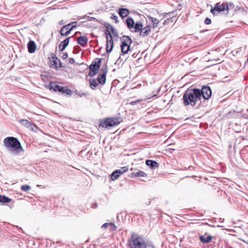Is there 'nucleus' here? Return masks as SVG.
<instances>
[{"label":"nucleus","mask_w":248,"mask_h":248,"mask_svg":"<svg viewBox=\"0 0 248 248\" xmlns=\"http://www.w3.org/2000/svg\"><path fill=\"white\" fill-rule=\"evenodd\" d=\"M146 165L150 166L152 169H155L158 166V163L155 160H147L146 161Z\"/></svg>","instance_id":"aec40b11"},{"label":"nucleus","mask_w":248,"mask_h":248,"mask_svg":"<svg viewBox=\"0 0 248 248\" xmlns=\"http://www.w3.org/2000/svg\"><path fill=\"white\" fill-rule=\"evenodd\" d=\"M49 89L54 92H59L62 93H65L68 95H71V91L67 87H62L58 85L56 82H51L48 85Z\"/></svg>","instance_id":"423d86ee"},{"label":"nucleus","mask_w":248,"mask_h":248,"mask_svg":"<svg viewBox=\"0 0 248 248\" xmlns=\"http://www.w3.org/2000/svg\"><path fill=\"white\" fill-rule=\"evenodd\" d=\"M74 29V27H70V24L63 26L60 31V34L62 36H68Z\"/></svg>","instance_id":"ddd939ff"},{"label":"nucleus","mask_w":248,"mask_h":248,"mask_svg":"<svg viewBox=\"0 0 248 248\" xmlns=\"http://www.w3.org/2000/svg\"><path fill=\"white\" fill-rule=\"evenodd\" d=\"M172 14H173V12H169V13H164L163 14L164 16V17H166L168 16H171Z\"/></svg>","instance_id":"58836bf2"},{"label":"nucleus","mask_w":248,"mask_h":248,"mask_svg":"<svg viewBox=\"0 0 248 248\" xmlns=\"http://www.w3.org/2000/svg\"><path fill=\"white\" fill-rule=\"evenodd\" d=\"M204 23L207 25H209L211 23V20L208 17H206L204 20Z\"/></svg>","instance_id":"e433bc0d"},{"label":"nucleus","mask_w":248,"mask_h":248,"mask_svg":"<svg viewBox=\"0 0 248 248\" xmlns=\"http://www.w3.org/2000/svg\"><path fill=\"white\" fill-rule=\"evenodd\" d=\"M118 118H108L106 119L104 121L100 122V125L102 127L108 128L116 126L120 124Z\"/></svg>","instance_id":"6e6552de"},{"label":"nucleus","mask_w":248,"mask_h":248,"mask_svg":"<svg viewBox=\"0 0 248 248\" xmlns=\"http://www.w3.org/2000/svg\"><path fill=\"white\" fill-rule=\"evenodd\" d=\"M147 17L149 21L152 23L153 28H155L158 26L159 21L157 19L152 17L151 16H148Z\"/></svg>","instance_id":"412c9836"},{"label":"nucleus","mask_w":248,"mask_h":248,"mask_svg":"<svg viewBox=\"0 0 248 248\" xmlns=\"http://www.w3.org/2000/svg\"><path fill=\"white\" fill-rule=\"evenodd\" d=\"M121 51L123 55L127 54L130 50V46L132 43V39L128 36L124 35L121 38Z\"/></svg>","instance_id":"39448f33"},{"label":"nucleus","mask_w":248,"mask_h":248,"mask_svg":"<svg viewBox=\"0 0 248 248\" xmlns=\"http://www.w3.org/2000/svg\"><path fill=\"white\" fill-rule=\"evenodd\" d=\"M69 62L70 64H73L75 62V60L72 58H69Z\"/></svg>","instance_id":"ea45409f"},{"label":"nucleus","mask_w":248,"mask_h":248,"mask_svg":"<svg viewBox=\"0 0 248 248\" xmlns=\"http://www.w3.org/2000/svg\"><path fill=\"white\" fill-rule=\"evenodd\" d=\"M166 21L165 20V22L163 23V24H165V23H166Z\"/></svg>","instance_id":"3c124183"},{"label":"nucleus","mask_w":248,"mask_h":248,"mask_svg":"<svg viewBox=\"0 0 248 248\" xmlns=\"http://www.w3.org/2000/svg\"><path fill=\"white\" fill-rule=\"evenodd\" d=\"M90 87L92 90H94L98 86V83L95 79H91L89 80Z\"/></svg>","instance_id":"b1692460"},{"label":"nucleus","mask_w":248,"mask_h":248,"mask_svg":"<svg viewBox=\"0 0 248 248\" xmlns=\"http://www.w3.org/2000/svg\"><path fill=\"white\" fill-rule=\"evenodd\" d=\"M235 11L238 10L241 11L243 14H246L248 13V11L244 9L243 7L236 6Z\"/></svg>","instance_id":"c756f323"},{"label":"nucleus","mask_w":248,"mask_h":248,"mask_svg":"<svg viewBox=\"0 0 248 248\" xmlns=\"http://www.w3.org/2000/svg\"><path fill=\"white\" fill-rule=\"evenodd\" d=\"M97 207V204L96 203H94L92 205V208H96Z\"/></svg>","instance_id":"de8ad7c7"},{"label":"nucleus","mask_w":248,"mask_h":248,"mask_svg":"<svg viewBox=\"0 0 248 248\" xmlns=\"http://www.w3.org/2000/svg\"><path fill=\"white\" fill-rule=\"evenodd\" d=\"M109 225L110 227L109 229L111 231H114L117 230V227L114 223H109Z\"/></svg>","instance_id":"f704fd0d"},{"label":"nucleus","mask_w":248,"mask_h":248,"mask_svg":"<svg viewBox=\"0 0 248 248\" xmlns=\"http://www.w3.org/2000/svg\"><path fill=\"white\" fill-rule=\"evenodd\" d=\"M97 79L99 84L104 85L106 81V75H105V74H98Z\"/></svg>","instance_id":"6ab92c4d"},{"label":"nucleus","mask_w":248,"mask_h":248,"mask_svg":"<svg viewBox=\"0 0 248 248\" xmlns=\"http://www.w3.org/2000/svg\"><path fill=\"white\" fill-rule=\"evenodd\" d=\"M101 59L99 58L95 59L89 66L90 70L89 76L92 77L96 75L98 72V70L100 67Z\"/></svg>","instance_id":"0eeeda50"},{"label":"nucleus","mask_w":248,"mask_h":248,"mask_svg":"<svg viewBox=\"0 0 248 248\" xmlns=\"http://www.w3.org/2000/svg\"><path fill=\"white\" fill-rule=\"evenodd\" d=\"M119 59H120V58H119V59L117 60V61H119Z\"/></svg>","instance_id":"5fc2aeb1"},{"label":"nucleus","mask_w":248,"mask_h":248,"mask_svg":"<svg viewBox=\"0 0 248 248\" xmlns=\"http://www.w3.org/2000/svg\"><path fill=\"white\" fill-rule=\"evenodd\" d=\"M128 244L130 248H146L145 240L142 237L135 233L131 234Z\"/></svg>","instance_id":"7ed1b4c3"},{"label":"nucleus","mask_w":248,"mask_h":248,"mask_svg":"<svg viewBox=\"0 0 248 248\" xmlns=\"http://www.w3.org/2000/svg\"><path fill=\"white\" fill-rule=\"evenodd\" d=\"M109 223H105L102 226V228H107L109 225Z\"/></svg>","instance_id":"79ce46f5"},{"label":"nucleus","mask_w":248,"mask_h":248,"mask_svg":"<svg viewBox=\"0 0 248 248\" xmlns=\"http://www.w3.org/2000/svg\"><path fill=\"white\" fill-rule=\"evenodd\" d=\"M20 123L22 125L26 126L27 128H31V129H32V126H33L32 124L30 122L28 121L27 120H24V119L20 120Z\"/></svg>","instance_id":"4be33fe9"},{"label":"nucleus","mask_w":248,"mask_h":248,"mask_svg":"<svg viewBox=\"0 0 248 248\" xmlns=\"http://www.w3.org/2000/svg\"><path fill=\"white\" fill-rule=\"evenodd\" d=\"M27 48L30 53H34L36 49V45L35 42L32 40H30L27 44Z\"/></svg>","instance_id":"2eb2a0df"},{"label":"nucleus","mask_w":248,"mask_h":248,"mask_svg":"<svg viewBox=\"0 0 248 248\" xmlns=\"http://www.w3.org/2000/svg\"><path fill=\"white\" fill-rule=\"evenodd\" d=\"M70 38V37L66 38L65 40L61 43L60 45H61V46H63V47H66L69 43Z\"/></svg>","instance_id":"c85d7f7f"},{"label":"nucleus","mask_w":248,"mask_h":248,"mask_svg":"<svg viewBox=\"0 0 248 248\" xmlns=\"http://www.w3.org/2000/svg\"><path fill=\"white\" fill-rule=\"evenodd\" d=\"M6 150L13 155H16L24 152V149L17 138L14 137L5 138L3 141Z\"/></svg>","instance_id":"f257e3e1"},{"label":"nucleus","mask_w":248,"mask_h":248,"mask_svg":"<svg viewBox=\"0 0 248 248\" xmlns=\"http://www.w3.org/2000/svg\"><path fill=\"white\" fill-rule=\"evenodd\" d=\"M101 70L103 71L102 74H105V75L107 76V73L108 72V67L106 63L103 66Z\"/></svg>","instance_id":"2f4dec72"},{"label":"nucleus","mask_w":248,"mask_h":248,"mask_svg":"<svg viewBox=\"0 0 248 248\" xmlns=\"http://www.w3.org/2000/svg\"><path fill=\"white\" fill-rule=\"evenodd\" d=\"M51 58L54 60H58V59L57 58L56 56L54 54H51Z\"/></svg>","instance_id":"a18cd8bd"},{"label":"nucleus","mask_w":248,"mask_h":248,"mask_svg":"<svg viewBox=\"0 0 248 248\" xmlns=\"http://www.w3.org/2000/svg\"><path fill=\"white\" fill-rule=\"evenodd\" d=\"M105 26H106V28H107V27H108V30L109 29H110L111 33H113L114 36H118V32H117V31L114 29V28L112 25H111L109 24H107L105 25Z\"/></svg>","instance_id":"a878e982"},{"label":"nucleus","mask_w":248,"mask_h":248,"mask_svg":"<svg viewBox=\"0 0 248 248\" xmlns=\"http://www.w3.org/2000/svg\"><path fill=\"white\" fill-rule=\"evenodd\" d=\"M31 189V186L28 185H22L21 186V189L24 191H27Z\"/></svg>","instance_id":"473e14b6"},{"label":"nucleus","mask_w":248,"mask_h":248,"mask_svg":"<svg viewBox=\"0 0 248 248\" xmlns=\"http://www.w3.org/2000/svg\"><path fill=\"white\" fill-rule=\"evenodd\" d=\"M105 34H106L107 39L106 52L109 53L112 51L113 47V42L112 35L109 31H108V27H107V30L105 31Z\"/></svg>","instance_id":"1a4fd4ad"},{"label":"nucleus","mask_w":248,"mask_h":248,"mask_svg":"<svg viewBox=\"0 0 248 248\" xmlns=\"http://www.w3.org/2000/svg\"><path fill=\"white\" fill-rule=\"evenodd\" d=\"M81 19H87L89 21L93 20V21H95L96 22L98 21V20L97 19H96L95 17H91V16H86V15L80 17V18H78V20Z\"/></svg>","instance_id":"cd10ccee"},{"label":"nucleus","mask_w":248,"mask_h":248,"mask_svg":"<svg viewBox=\"0 0 248 248\" xmlns=\"http://www.w3.org/2000/svg\"><path fill=\"white\" fill-rule=\"evenodd\" d=\"M59 47L60 50L61 51H63L64 50V49L66 48L65 47H63V46H62L61 45H60V44L59 46Z\"/></svg>","instance_id":"37998d69"},{"label":"nucleus","mask_w":248,"mask_h":248,"mask_svg":"<svg viewBox=\"0 0 248 248\" xmlns=\"http://www.w3.org/2000/svg\"><path fill=\"white\" fill-rule=\"evenodd\" d=\"M11 200V199L9 198L8 197L0 195V202L3 203H8L10 202Z\"/></svg>","instance_id":"393cba45"},{"label":"nucleus","mask_w":248,"mask_h":248,"mask_svg":"<svg viewBox=\"0 0 248 248\" xmlns=\"http://www.w3.org/2000/svg\"><path fill=\"white\" fill-rule=\"evenodd\" d=\"M226 11L225 3L217 2L213 8H212L210 12L214 15L217 16L220 12Z\"/></svg>","instance_id":"9d476101"},{"label":"nucleus","mask_w":248,"mask_h":248,"mask_svg":"<svg viewBox=\"0 0 248 248\" xmlns=\"http://www.w3.org/2000/svg\"><path fill=\"white\" fill-rule=\"evenodd\" d=\"M151 31V26L147 25L145 27H143L140 33V36L142 37H145L149 35Z\"/></svg>","instance_id":"4468645a"},{"label":"nucleus","mask_w":248,"mask_h":248,"mask_svg":"<svg viewBox=\"0 0 248 248\" xmlns=\"http://www.w3.org/2000/svg\"><path fill=\"white\" fill-rule=\"evenodd\" d=\"M132 57L133 58H136L137 57V55L135 54V53H134L133 55H132Z\"/></svg>","instance_id":"8fccbe9b"},{"label":"nucleus","mask_w":248,"mask_h":248,"mask_svg":"<svg viewBox=\"0 0 248 248\" xmlns=\"http://www.w3.org/2000/svg\"><path fill=\"white\" fill-rule=\"evenodd\" d=\"M63 59H66L68 57V54L67 53H64L62 56Z\"/></svg>","instance_id":"c03bdc74"},{"label":"nucleus","mask_w":248,"mask_h":248,"mask_svg":"<svg viewBox=\"0 0 248 248\" xmlns=\"http://www.w3.org/2000/svg\"><path fill=\"white\" fill-rule=\"evenodd\" d=\"M70 24V27H74V28H76L77 26V22H72L69 23Z\"/></svg>","instance_id":"4c0bfd02"},{"label":"nucleus","mask_w":248,"mask_h":248,"mask_svg":"<svg viewBox=\"0 0 248 248\" xmlns=\"http://www.w3.org/2000/svg\"><path fill=\"white\" fill-rule=\"evenodd\" d=\"M119 59H120V58H119V59L117 60V61H119Z\"/></svg>","instance_id":"6e6d98bb"},{"label":"nucleus","mask_w":248,"mask_h":248,"mask_svg":"<svg viewBox=\"0 0 248 248\" xmlns=\"http://www.w3.org/2000/svg\"><path fill=\"white\" fill-rule=\"evenodd\" d=\"M110 18L111 19H114L115 20V22L116 23H118L119 22V20L118 19V16L114 14H111V16H110Z\"/></svg>","instance_id":"c9c22d12"},{"label":"nucleus","mask_w":248,"mask_h":248,"mask_svg":"<svg viewBox=\"0 0 248 248\" xmlns=\"http://www.w3.org/2000/svg\"><path fill=\"white\" fill-rule=\"evenodd\" d=\"M201 99L200 89L197 88H188L183 96V104L185 106L189 105L194 106Z\"/></svg>","instance_id":"f03ea898"},{"label":"nucleus","mask_w":248,"mask_h":248,"mask_svg":"<svg viewBox=\"0 0 248 248\" xmlns=\"http://www.w3.org/2000/svg\"><path fill=\"white\" fill-rule=\"evenodd\" d=\"M225 6H226V11L227 13H228V10L229 9H232L234 5L232 3H225Z\"/></svg>","instance_id":"7c9ffc66"},{"label":"nucleus","mask_w":248,"mask_h":248,"mask_svg":"<svg viewBox=\"0 0 248 248\" xmlns=\"http://www.w3.org/2000/svg\"><path fill=\"white\" fill-rule=\"evenodd\" d=\"M140 102V100H137L136 101H132L131 102L129 103V104L131 105H135L136 104H137L138 102Z\"/></svg>","instance_id":"a19ab883"},{"label":"nucleus","mask_w":248,"mask_h":248,"mask_svg":"<svg viewBox=\"0 0 248 248\" xmlns=\"http://www.w3.org/2000/svg\"><path fill=\"white\" fill-rule=\"evenodd\" d=\"M119 59H120V58H119V59L117 60V61H119Z\"/></svg>","instance_id":"864d4df0"},{"label":"nucleus","mask_w":248,"mask_h":248,"mask_svg":"<svg viewBox=\"0 0 248 248\" xmlns=\"http://www.w3.org/2000/svg\"><path fill=\"white\" fill-rule=\"evenodd\" d=\"M77 43L82 46H85L88 43V38L86 36H80L77 39Z\"/></svg>","instance_id":"a211bd4d"},{"label":"nucleus","mask_w":248,"mask_h":248,"mask_svg":"<svg viewBox=\"0 0 248 248\" xmlns=\"http://www.w3.org/2000/svg\"><path fill=\"white\" fill-rule=\"evenodd\" d=\"M63 20H60V21H59V24L60 25H61V24H63Z\"/></svg>","instance_id":"09e8293b"},{"label":"nucleus","mask_w":248,"mask_h":248,"mask_svg":"<svg viewBox=\"0 0 248 248\" xmlns=\"http://www.w3.org/2000/svg\"><path fill=\"white\" fill-rule=\"evenodd\" d=\"M132 174L135 177H145L146 176V174L143 171L139 170L137 172H133Z\"/></svg>","instance_id":"bb28decb"},{"label":"nucleus","mask_w":248,"mask_h":248,"mask_svg":"<svg viewBox=\"0 0 248 248\" xmlns=\"http://www.w3.org/2000/svg\"><path fill=\"white\" fill-rule=\"evenodd\" d=\"M201 97L205 100H208L212 95V91L210 87L208 86H203L201 90H200Z\"/></svg>","instance_id":"9b49d317"},{"label":"nucleus","mask_w":248,"mask_h":248,"mask_svg":"<svg viewBox=\"0 0 248 248\" xmlns=\"http://www.w3.org/2000/svg\"><path fill=\"white\" fill-rule=\"evenodd\" d=\"M127 28L133 32H140L143 26L140 21H137L135 22L132 17H128L125 22Z\"/></svg>","instance_id":"20e7f679"},{"label":"nucleus","mask_w":248,"mask_h":248,"mask_svg":"<svg viewBox=\"0 0 248 248\" xmlns=\"http://www.w3.org/2000/svg\"><path fill=\"white\" fill-rule=\"evenodd\" d=\"M199 239L202 243H208L212 239V236L211 235H207L205 233L204 235H199Z\"/></svg>","instance_id":"dca6fc26"},{"label":"nucleus","mask_w":248,"mask_h":248,"mask_svg":"<svg viewBox=\"0 0 248 248\" xmlns=\"http://www.w3.org/2000/svg\"><path fill=\"white\" fill-rule=\"evenodd\" d=\"M118 12L122 18L127 17L130 13V11L127 9L123 8H119Z\"/></svg>","instance_id":"f3484780"},{"label":"nucleus","mask_w":248,"mask_h":248,"mask_svg":"<svg viewBox=\"0 0 248 248\" xmlns=\"http://www.w3.org/2000/svg\"><path fill=\"white\" fill-rule=\"evenodd\" d=\"M128 169L127 167H124L120 169L117 170L113 171L111 174V178L112 180H116L119 176L123 173L126 172Z\"/></svg>","instance_id":"f8f14e48"},{"label":"nucleus","mask_w":248,"mask_h":248,"mask_svg":"<svg viewBox=\"0 0 248 248\" xmlns=\"http://www.w3.org/2000/svg\"><path fill=\"white\" fill-rule=\"evenodd\" d=\"M166 21L165 20V22L163 23V24H165V23H166Z\"/></svg>","instance_id":"603ef678"},{"label":"nucleus","mask_w":248,"mask_h":248,"mask_svg":"<svg viewBox=\"0 0 248 248\" xmlns=\"http://www.w3.org/2000/svg\"><path fill=\"white\" fill-rule=\"evenodd\" d=\"M51 65L54 66L56 69H58L60 67H62L61 65L60 60L59 59L54 60L52 62H51Z\"/></svg>","instance_id":"5701e85b"},{"label":"nucleus","mask_w":248,"mask_h":248,"mask_svg":"<svg viewBox=\"0 0 248 248\" xmlns=\"http://www.w3.org/2000/svg\"><path fill=\"white\" fill-rule=\"evenodd\" d=\"M77 94H78V96L79 97H82L83 96H86V94L85 93H77Z\"/></svg>","instance_id":"49530a36"},{"label":"nucleus","mask_w":248,"mask_h":248,"mask_svg":"<svg viewBox=\"0 0 248 248\" xmlns=\"http://www.w3.org/2000/svg\"><path fill=\"white\" fill-rule=\"evenodd\" d=\"M146 248H155L153 244L150 241H145Z\"/></svg>","instance_id":"72a5a7b5"}]
</instances>
